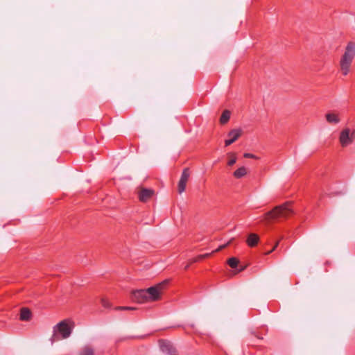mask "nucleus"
Segmentation results:
<instances>
[{"mask_svg": "<svg viewBox=\"0 0 355 355\" xmlns=\"http://www.w3.org/2000/svg\"><path fill=\"white\" fill-rule=\"evenodd\" d=\"M154 194V191L152 189H141L138 191L139 198L141 202L148 201Z\"/></svg>", "mask_w": 355, "mask_h": 355, "instance_id": "obj_10", "label": "nucleus"}, {"mask_svg": "<svg viewBox=\"0 0 355 355\" xmlns=\"http://www.w3.org/2000/svg\"><path fill=\"white\" fill-rule=\"evenodd\" d=\"M116 310H135L136 308L131 306H117L115 308Z\"/></svg>", "mask_w": 355, "mask_h": 355, "instance_id": "obj_21", "label": "nucleus"}, {"mask_svg": "<svg viewBox=\"0 0 355 355\" xmlns=\"http://www.w3.org/2000/svg\"><path fill=\"white\" fill-rule=\"evenodd\" d=\"M250 335L258 338V339H260V340H262L263 339V337L259 336L258 334H257L255 331H252L250 333Z\"/></svg>", "mask_w": 355, "mask_h": 355, "instance_id": "obj_24", "label": "nucleus"}, {"mask_svg": "<svg viewBox=\"0 0 355 355\" xmlns=\"http://www.w3.org/2000/svg\"><path fill=\"white\" fill-rule=\"evenodd\" d=\"M326 119L329 123H338L340 121L338 116L334 113H327L325 115Z\"/></svg>", "mask_w": 355, "mask_h": 355, "instance_id": "obj_15", "label": "nucleus"}, {"mask_svg": "<svg viewBox=\"0 0 355 355\" xmlns=\"http://www.w3.org/2000/svg\"><path fill=\"white\" fill-rule=\"evenodd\" d=\"M219 121L220 123H222V115L219 117Z\"/></svg>", "mask_w": 355, "mask_h": 355, "instance_id": "obj_26", "label": "nucleus"}, {"mask_svg": "<svg viewBox=\"0 0 355 355\" xmlns=\"http://www.w3.org/2000/svg\"><path fill=\"white\" fill-rule=\"evenodd\" d=\"M247 174V168L245 166H241L233 173V176L236 179H241L245 176Z\"/></svg>", "mask_w": 355, "mask_h": 355, "instance_id": "obj_13", "label": "nucleus"}, {"mask_svg": "<svg viewBox=\"0 0 355 355\" xmlns=\"http://www.w3.org/2000/svg\"><path fill=\"white\" fill-rule=\"evenodd\" d=\"M284 239V237H283V236H282V237H281V239H280L279 240H278V241L275 243V244L274 247H273V248H272V250H270V251L267 252L266 253V254H270L271 252H273V251H274V250L277 248V246H278V245H279V242H280V240H282V239Z\"/></svg>", "mask_w": 355, "mask_h": 355, "instance_id": "obj_20", "label": "nucleus"}, {"mask_svg": "<svg viewBox=\"0 0 355 355\" xmlns=\"http://www.w3.org/2000/svg\"><path fill=\"white\" fill-rule=\"evenodd\" d=\"M245 158L257 159V157L252 153H246L243 155Z\"/></svg>", "mask_w": 355, "mask_h": 355, "instance_id": "obj_23", "label": "nucleus"}, {"mask_svg": "<svg viewBox=\"0 0 355 355\" xmlns=\"http://www.w3.org/2000/svg\"><path fill=\"white\" fill-rule=\"evenodd\" d=\"M71 334V327L66 320H62L53 327L51 340L53 343L62 339H66L69 337Z\"/></svg>", "mask_w": 355, "mask_h": 355, "instance_id": "obj_3", "label": "nucleus"}, {"mask_svg": "<svg viewBox=\"0 0 355 355\" xmlns=\"http://www.w3.org/2000/svg\"><path fill=\"white\" fill-rule=\"evenodd\" d=\"M355 57V43L349 42L347 44L345 52L340 60V67L343 76H347L350 71V67Z\"/></svg>", "mask_w": 355, "mask_h": 355, "instance_id": "obj_2", "label": "nucleus"}, {"mask_svg": "<svg viewBox=\"0 0 355 355\" xmlns=\"http://www.w3.org/2000/svg\"><path fill=\"white\" fill-rule=\"evenodd\" d=\"M168 283V280H164L153 286H151L146 290L148 302L157 301L161 298L162 292L165 286Z\"/></svg>", "mask_w": 355, "mask_h": 355, "instance_id": "obj_4", "label": "nucleus"}, {"mask_svg": "<svg viewBox=\"0 0 355 355\" xmlns=\"http://www.w3.org/2000/svg\"><path fill=\"white\" fill-rule=\"evenodd\" d=\"M101 304L104 307L109 308L111 306V304L106 299L103 298L101 300Z\"/></svg>", "mask_w": 355, "mask_h": 355, "instance_id": "obj_22", "label": "nucleus"}, {"mask_svg": "<svg viewBox=\"0 0 355 355\" xmlns=\"http://www.w3.org/2000/svg\"><path fill=\"white\" fill-rule=\"evenodd\" d=\"M242 135V130L240 128L232 129L227 134V139L225 140V146H228L236 141Z\"/></svg>", "mask_w": 355, "mask_h": 355, "instance_id": "obj_6", "label": "nucleus"}, {"mask_svg": "<svg viewBox=\"0 0 355 355\" xmlns=\"http://www.w3.org/2000/svg\"><path fill=\"white\" fill-rule=\"evenodd\" d=\"M189 264L186 265L185 269L187 270L189 268Z\"/></svg>", "mask_w": 355, "mask_h": 355, "instance_id": "obj_27", "label": "nucleus"}, {"mask_svg": "<svg viewBox=\"0 0 355 355\" xmlns=\"http://www.w3.org/2000/svg\"><path fill=\"white\" fill-rule=\"evenodd\" d=\"M31 312L28 309L23 308L21 309L20 319L21 320L28 321L31 319Z\"/></svg>", "mask_w": 355, "mask_h": 355, "instance_id": "obj_16", "label": "nucleus"}, {"mask_svg": "<svg viewBox=\"0 0 355 355\" xmlns=\"http://www.w3.org/2000/svg\"><path fill=\"white\" fill-rule=\"evenodd\" d=\"M293 202L287 201L280 205L275 207L272 210L266 212L263 220L268 223L287 219L293 214Z\"/></svg>", "mask_w": 355, "mask_h": 355, "instance_id": "obj_1", "label": "nucleus"}, {"mask_svg": "<svg viewBox=\"0 0 355 355\" xmlns=\"http://www.w3.org/2000/svg\"><path fill=\"white\" fill-rule=\"evenodd\" d=\"M221 248H222V245H220V246L217 248L216 251L220 250V249H221Z\"/></svg>", "mask_w": 355, "mask_h": 355, "instance_id": "obj_25", "label": "nucleus"}, {"mask_svg": "<svg viewBox=\"0 0 355 355\" xmlns=\"http://www.w3.org/2000/svg\"><path fill=\"white\" fill-rule=\"evenodd\" d=\"M133 300L142 304L148 302L146 290H137L132 292Z\"/></svg>", "mask_w": 355, "mask_h": 355, "instance_id": "obj_8", "label": "nucleus"}, {"mask_svg": "<svg viewBox=\"0 0 355 355\" xmlns=\"http://www.w3.org/2000/svg\"><path fill=\"white\" fill-rule=\"evenodd\" d=\"M160 347L162 351L167 355H179L176 349L169 342H162Z\"/></svg>", "mask_w": 355, "mask_h": 355, "instance_id": "obj_9", "label": "nucleus"}, {"mask_svg": "<svg viewBox=\"0 0 355 355\" xmlns=\"http://www.w3.org/2000/svg\"><path fill=\"white\" fill-rule=\"evenodd\" d=\"M259 241V236L258 234L251 233L247 238L246 243L248 246L253 248L255 247Z\"/></svg>", "mask_w": 355, "mask_h": 355, "instance_id": "obj_12", "label": "nucleus"}, {"mask_svg": "<svg viewBox=\"0 0 355 355\" xmlns=\"http://www.w3.org/2000/svg\"><path fill=\"white\" fill-rule=\"evenodd\" d=\"M227 264L233 269H236V271L234 274H237L243 270H244L246 268V266H240L239 269H237V267L239 263V260L236 257H232L229 259L227 261Z\"/></svg>", "mask_w": 355, "mask_h": 355, "instance_id": "obj_11", "label": "nucleus"}, {"mask_svg": "<svg viewBox=\"0 0 355 355\" xmlns=\"http://www.w3.org/2000/svg\"><path fill=\"white\" fill-rule=\"evenodd\" d=\"M211 254L209 253H207V254H202V255H199L196 258H193L192 259L191 261H190V263H194V262H196V261H198L204 258H206V257H208L210 256Z\"/></svg>", "mask_w": 355, "mask_h": 355, "instance_id": "obj_19", "label": "nucleus"}, {"mask_svg": "<svg viewBox=\"0 0 355 355\" xmlns=\"http://www.w3.org/2000/svg\"><path fill=\"white\" fill-rule=\"evenodd\" d=\"M227 246V245L223 244V248H225Z\"/></svg>", "mask_w": 355, "mask_h": 355, "instance_id": "obj_28", "label": "nucleus"}, {"mask_svg": "<svg viewBox=\"0 0 355 355\" xmlns=\"http://www.w3.org/2000/svg\"><path fill=\"white\" fill-rule=\"evenodd\" d=\"M355 139V130L352 132L349 128L343 130L340 134L339 141L343 147H346L352 144Z\"/></svg>", "mask_w": 355, "mask_h": 355, "instance_id": "obj_5", "label": "nucleus"}, {"mask_svg": "<svg viewBox=\"0 0 355 355\" xmlns=\"http://www.w3.org/2000/svg\"><path fill=\"white\" fill-rule=\"evenodd\" d=\"M231 116V112L228 110H223V124L227 123Z\"/></svg>", "mask_w": 355, "mask_h": 355, "instance_id": "obj_18", "label": "nucleus"}, {"mask_svg": "<svg viewBox=\"0 0 355 355\" xmlns=\"http://www.w3.org/2000/svg\"><path fill=\"white\" fill-rule=\"evenodd\" d=\"M190 173L188 168H185L182 173L180 179L178 182V192L182 193L185 191L187 182L189 178Z\"/></svg>", "mask_w": 355, "mask_h": 355, "instance_id": "obj_7", "label": "nucleus"}, {"mask_svg": "<svg viewBox=\"0 0 355 355\" xmlns=\"http://www.w3.org/2000/svg\"><path fill=\"white\" fill-rule=\"evenodd\" d=\"M78 355H94V349L89 345H85L80 350Z\"/></svg>", "mask_w": 355, "mask_h": 355, "instance_id": "obj_14", "label": "nucleus"}, {"mask_svg": "<svg viewBox=\"0 0 355 355\" xmlns=\"http://www.w3.org/2000/svg\"><path fill=\"white\" fill-rule=\"evenodd\" d=\"M227 157L228 158L227 164V166H233L237 160L236 154L235 153H229L227 154Z\"/></svg>", "mask_w": 355, "mask_h": 355, "instance_id": "obj_17", "label": "nucleus"}]
</instances>
